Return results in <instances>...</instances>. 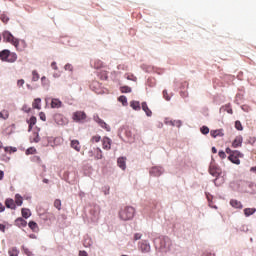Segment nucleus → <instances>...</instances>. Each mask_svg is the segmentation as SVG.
I'll use <instances>...</instances> for the list:
<instances>
[{
  "instance_id": "nucleus-10",
  "label": "nucleus",
  "mask_w": 256,
  "mask_h": 256,
  "mask_svg": "<svg viewBox=\"0 0 256 256\" xmlns=\"http://www.w3.org/2000/svg\"><path fill=\"white\" fill-rule=\"evenodd\" d=\"M5 205H6L7 209H13V210L17 209V205L15 204V200H13L11 198L6 199Z\"/></svg>"
},
{
  "instance_id": "nucleus-44",
  "label": "nucleus",
  "mask_w": 256,
  "mask_h": 256,
  "mask_svg": "<svg viewBox=\"0 0 256 256\" xmlns=\"http://www.w3.org/2000/svg\"><path fill=\"white\" fill-rule=\"evenodd\" d=\"M41 81H42V85H49V80L47 79V77L43 76L41 78Z\"/></svg>"
},
{
  "instance_id": "nucleus-16",
  "label": "nucleus",
  "mask_w": 256,
  "mask_h": 256,
  "mask_svg": "<svg viewBox=\"0 0 256 256\" xmlns=\"http://www.w3.org/2000/svg\"><path fill=\"white\" fill-rule=\"evenodd\" d=\"M61 105H63V103L61 102V100L54 98L51 101V107L52 109H59V107H61Z\"/></svg>"
},
{
  "instance_id": "nucleus-55",
  "label": "nucleus",
  "mask_w": 256,
  "mask_h": 256,
  "mask_svg": "<svg viewBox=\"0 0 256 256\" xmlns=\"http://www.w3.org/2000/svg\"><path fill=\"white\" fill-rule=\"evenodd\" d=\"M3 211H5V206H3V204L0 203V213H3Z\"/></svg>"
},
{
  "instance_id": "nucleus-8",
  "label": "nucleus",
  "mask_w": 256,
  "mask_h": 256,
  "mask_svg": "<svg viewBox=\"0 0 256 256\" xmlns=\"http://www.w3.org/2000/svg\"><path fill=\"white\" fill-rule=\"evenodd\" d=\"M102 147L106 151H109L111 149V140L109 139V137H104L103 138V140H102Z\"/></svg>"
},
{
  "instance_id": "nucleus-21",
  "label": "nucleus",
  "mask_w": 256,
  "mask_h": 256,
  "mask_svg": "<svg viewBox=\"0 0 256 256\" xmlns=\"http://www.w3.org/2000/svg\"><path fill=\"white\" fill-rule=\"evenodd\" d=\"M15 205H17L18 207H21V205H23V197L19 194L15 195V201H14Z\"/></svg>"
},
{
  "instance_id": "nucleus-19",
  "label": "nucleus",
  "mask_w": 256,
  "mask_h": 256,
  "mask_svg": "<svg viewBox=\"0 0 256 256\" xmlns=\"http://www.w3.org/2000/svg\"><path fill=\"white\" fill-rule=\"evenodd\" d=\"M92 67H94V69H102L103 67V61L97 59V60H94L92 63H91Z\"/></svg>"
},
{
  "instance_id": "nucleus-63",
  "label": "nucleus",
  "mask_w": 256,
  "mask_h": 256,
  "mask_svg": "<svg viewBox=\"0 0 256 256\" xmlns=\"http://www.w3.org/2000/svg\"><path fill=\"white\" fill-rule=\"evenodd\" d=\"M2 148H3V143L0 142V149H2Z\"/></svg>"
},
{
  "instance_id": "nucleus-34",
  "label": "nucleus",
  "mask_w": 256,
  "mask_h": 256,
  "mask_svg": "<svg viewBox=\"0 0 256 256\" xmlns=\"http://www.w3.org/2000/svg\"><path fill=\"white\" fill-rule=\"evenodd\" d=\"M121 93H131V87L129 86H122L120 88Z\"/></svg>"
},
{
  "instance_id": "nucleus-38",
  "label": "nucleus",
  "mask_w": 256,
  "mask_h": 256,
  "mask_svg": "<svg viewBox=\"0 0 256 256\" xmlns=\"http://www.w3.org/2000/svg\"><path fill=\"white\" fill-rule=\"evenodd\" d=\"M39 79V73L37 70L32 71V81H37Z\"/></svg>"
},
{
  "instance_id": "nucleus-14",
  "label": "nucleus",
  "mask_w": 256,
  "mask_h": 256,
  "mask_svg": "<svg viewBox=\"0 0 256 256\" xmlns=\"http://www.w3.org/2000/svg\"><path fill=\"white\" fill-rule=\"evenodd\" d=\"M210 135L215 139L216 137H223L225 134L223 133V129H218L210 131Z\"/></svg>"
},
{
  "instance_id": "nucleus-51",
  "label": "nucleus",
  "mask_w": 256,
  "mask_h": 256,
  "mask_svg": "<svg viewBox=\"0 0 256 256\" xmlns=\"http://www.w3.org/2000/svg\"><path fill=\"white\" fill-rule=\"evenodd\" d=\"M51 67H52V69H54L55 71H57V62H52V63H51Z\"/></svg>"
},
{
  "instance_id": "nucleus-47",
  "label": "nucleus",
  "mask_w": 256,
  "mask_h": 256,
  "mask_svg": "<svg viewBox=\"0 0 256 256\" xmlns=\"http://www.w3.org/2000/svg\"><path fill=\"white\" fill-rule=\"evenodd\" d=\"M209 172L211 175H213V177L217 176V172L215 171V169L213 167H210Z\"/></svg>"
},
{
  "instance_id": "nucleus-17",
  "label": "nucleus",
  "mask_w": 256,
  "mask_h": 256,
  "mask_svg": "<svg viewBox=\"0 0 256 256\" xmlns=\"http://www.w3.org/2000/svg\"><path fill=\"white\" fill-rule=\"evenodd\" d=\"M36 124H37V117L35 116L30 117V119L28 120V125H29L28 131H31Z\"/></svg>"
},
{
  "instance_id": "nucleus-50",
  "label": "nucleus",
  "mask_w": 256,
  "mask_h": 256,
  "mask_svg": "<svg viewBox=\"0 0 256 256\" xmlns=\"http://www.w3.org/2000/svg\"><path fill=\"white\" fill-rule=\"evenodd\" d=\"M40 119L41 121H47V116H45V113H40Z\"/></svg>"
},
{
  "instance_id": "nucleus-43",
  "label": "nucleus",
  "mask_w": 256,
  "mask_h": 256,
  "mask_svg": "<svg viewBox=\"0 0 256 256\" xmlns=\"http://www.w3.org/2000/svg\"><path fill=\"white\" fill-rule=\"evenodd\" d=\"M162 93L166 101H171V97H169V93H167V90H164Z\"/></svg>"
},
{
  "instance_id": "nucleus-11",
  "label": "nucleus",
  "mask_w": 256,
  "mask_h": 256,
  "mask_svg": "<svg viewBox=\"0 0 256 256\" xmlns=\"http://www.w3.org/2000/svg\"><path fill=\"white\" fill-rule=\"evenodd\" d=\"M243 144V137L242 136H237L234 141L232 142V147L237 149V147H241Z\"/></svg>"
},
{
  "instance_id": "nucleus-52",
  "label": "nucleus",
  "mask_w": 256,
  "mask_h": 256,
  "mask_svg": "<svg viewBox=\"0 0 256 256\" xmlns=\"http://www.w3.org/2000/svg\"><path fill=\"white\" fill-rule=\"evenodd\" d=\"M233 150H231V148H226V153L228 154V155H233Z\"/></svg>"
},
{
  "instance_id": "nucleus-45",
  "label": "nucleus",
  "mask_w": 256,
  "mask_h": 256,
  "mask_svg": "<svg viewBox=\"0 0 256 256\" xmlns=\"http://www.w3.org/2000/svg\"><path fill=\"white\" fill-rule=\"evenodd\" d=\"M218 155L220 159H225L227 157V154H225V151H219Z\"/></svg>"
},
{
  "instance_id": "nucleus-25",
  "label": "nucleus",
  "mask_w": 256,
  "mask_h": 256,
  "mask_svg": "<svg viewBox=\"0 0 256 256\" xmlns=\"http://www.w3.org/2000/svg\"><path fill=\"white\" fill-rule=\"evenodd\" d=\"M256 212L255 208H245L244 209V215L245 217H251Z\"/></svg>"
},
{
  "instance_id": "nucleus-4",
  "label": "nucleus",
  "mask_w": 256,
  "mask_h": 256,
  "mask_svg": "<svg viewBox=\"0 0 256 256\" xmlns=\"http://www.w3.org/2000/svg\"><path fill=\"white\" fill-rule=\"evenodd\" d=\"M229 161L231 163H234V165H241V160L243 159V154L239 152V150H234L231 155L228 157Z\"/></svg>"
},
{
  "instance_id": "nucleus-9",
  "label": "nucleus",
  "mask_w": 256,
  "mask_h": 256,
  "mask_svg": "<svg viewBox=\"0 0 256 256\" xmlns=\"http://www.w3.org/2000/svg\"><path fill=\"white\" fill-rule=\"evenodd\" d=\"M126 161H127V158H125V157H120L117 160L118 167H120V169H122L123 171H125V169H127Z\"/></svg>"
},
{
  "instance_id": "nucleus-6",
  "label": "nucleus",
  "mask_w": 256,
  "mask_h": 256,
  "mask_svg": "<svg viewBox=\"0 0 256 256\" xmlns=\"http://www.w3.org/2000/svg\"><path fill=\"white\" fill-rule=\"evenodd\" d=\"M139 249L142 253H149L151 251V245L147 241H142L139 243Z\"/></svg>"
},
{
  "instance_id": "nucleus-46",
  "label": "nucleus",
  "mask_w": 256,
  "mask_h": 256,
  "mask_svg": "<svg viewBox=\"0 0 256 256\" xmlns=\"http://www.w3.org/2000/svg\"><path fill=\"white\" fill-rule=\"evenodd\" d=\"M17 85H18V87H23V85H25V80H23V79L18 80Z\"/></svg>"
},
{
  "instance_id": "nucleus-23",
  "label": "nucleus",
  "mask_w": 256,
  "mask_h": 256,
  "mask_svg": "<svg viewBox=\"0 0 256 256\" xmlns=\"http://www.w3.org/2000/svg\"><path fill=\"white\" fill-rule=\"evenodd\" d=\"M8 255L9 256H19V249H17V247L9 248Z\"/></svg>"
},
{
  "instance_id": "nucleus-5",
  "label": "nucleus",
  "mask_w": 256,
  "mask_h": 256,
  "mask_svg": "<svg viewBox=\"0 0 256 256\" xmlns=\"http://www.w3.org/2000/svg\"><path fill=\"white\" fill-rule=\"evenodd\" d=\"M72 119L75 123H83L87 119V114L84 111H76L72 114Z\"/></svg>"
},
{
  "instance_id": "nucleus-33",
  "label": "nucleus",
  "mask_w": 256,
  "mask_h": 256,
  "mask_svg": "<svg viewBox=\"0 0 256 256\" xmlns=\"http://www.w3.org/2000/svg\"><path fill=\"white\" fill-rule=\"evenodd\" d=\"M118 101H119L120 103H122V105H123L124 107H126V105H127V97H126V96H120V97L118 98Z\"/></svg>"
},
{
  "instance_id": "nucleus-22",
  "label": "nucleus",
  "mask_w": 256,
  "mask_h": 256,
  "mask_svg": "<svg viewBox=\"0 0 256 256\" xmlns=\"http://www.w3.org/2000/svg\"><path fill=\"white\" fill-rule=\"evenodd\" d=\"M21 213L24 219H29V217H31V210H29L28 208H22Z\"/></svg>"
},
{
  "instance_id": "nucleus-28",
  "label": "nucleus",
  "mask_w": 256,
  "mask_h": 256,
  "mask_svg": "<svg viewBox=\"0 0 256 256\" xmlns=\"http://www.w3.org/2000/svg\"><path fill=\"white\" fill-rule=\"evenodd\" d=\"M31 143H39L41 141V137L39 136V133H33V135L30 138Z\"/></svg>"
},
{
  "instance_id": "nucleus-1",
  "label": "nucleus",
  "mask_w": 256,
  "mask_h": 256,
  "mask_svg": "<svg viewBox=\"0 0 256 256\" xmlns=\"http://www.w3.org/2000/svg\"><path fill=\"white\" fill-rule=\"evenodd\" d=\"M3 39L6 43H11L18 51H25L27 48V43H25L24 40L19 41V39L15 38L9 31L3 33Z\"/></svg>"
},
{
  "instance_id": "nucleus-7",
  "label": "nucleus",
  "mask_w": 256,
  "mask_h": 256,
  "mask_svg": "<svg viewBox=\"0 0 256 256\" xmlns=\"http://www.w3.org/2000/svg\"><path fill=\"white\" fill-rule=\"evenodd\" d=\"M95 121L98 123V125H100V127H102V129H105V131H111V127H109V125H107V123H105V121H103L101 118H99V116L95 118Z\"/></svg>"
},
{
  "instance_id": "nucleus-54",
  "label": "nucleus",
  "mask_w": 256,
  "mask_h": 256,
  "mask_svg": "<svg viewBox=\"0 0 256 256\" xmlns=\"http://www.w3.org/2000/svg\"><path fill=\"white\" fill-rule=\"evenodd\" d=\"M3 177H5V172L0 170V181H3Z\"/></svg>"
},
{
  "instance_id": "nucleus-56",
  "label": "nucleus",
  "mask_w": 256,
  "mask_h": 256,
  "mask_svg": "<svg viewBox=\"0 0 256 256\" xmlns=\"http://www.w3.org/2000/svg\"><path fill=\"white\" fill-rule=\"evenodd\" d=\"M79 256H88V254L85 251H80Z\"/></svg>"
},
{
  "instance_id": "nucleus-53",
  "label": "nucleus",
  "mask_w": 256,
  "mask_h": 256,
  "mask_svg": "<svg viewBox=\"0 0 256 256\" xmlns=\"http://www.w3.org/2000/svg\"><path fill=\"white\" fill-rule=\"evenodd\" d=\"M5 229V225L0 223V231H2V233H5Z\"/></svg>"
},
{
  "instance_id": "nucleus-20",
  "label": "nucleus",
  "mask_w": 256,
  "mask_h": 256,
  "mask_svg": "<svg viewBox=\"0 0 256 256\" xmlns=\"http://www.w3.org/2000/svg\"><path fill=\"white\" fill-rule=\"evenodd\" d=\"M28 227L35 233L37 231H39V225L36 224L35 221H30L28 223Z\"/></svg>"
},
{
  "instance_id": "nucleus-24",
  "label": "nucleus",
  "mask_w": 256,
  "mask_h": 256,
  "mask_svg": "<svg viewBox=\"0 0 256 256\" xmlns=\"http://www.w3.org/2000/svg\"><path fill=\"white\" fill-rule=\"evenodd\" d=\"M95 159L96 161H99V159H103V151L101 150V148H96L95 149Z\"/></svg>"
},
{
  "instance_id": "nucleus-27",
  "label": "nucleus",
  "mask_w": 256,
  "mask_h": 256,
  "mask_svg": "<svg viewBox=\"0 0 256 256\" xmlns=\"http://www.w3.org/2000/svg\"><path fill=\"white\" fill-rule=\"evenodd\" d=\"M33 109H41V98H36L34 102L32 103Z\"/></svg>"
},
{
  "instance_id": "nucleus-15",
  "label": "nucleus",
  "mask_w": 256,
  "mask_h": 256,
  "mask_svg": "<svg viewBox=\"0 0 256 256\" xmlns=\"http://www.w3.org/2000/svg\"><path fill=\"white\" fill-rule=\"evenodd\" d=\"M70 146L72 149H75L78 153L81 151V144L79 140H71Z\"/></svg>"
},
{
  "instance_id": "nucleus-59",
  "label": "nucleus",
  "mask_w": 256,
  "mask_h": 256,
  "mask_svg": "<svg viewBox=\"0 0 256 256\" xmlns=\"http://www.w3.org/2000/svg\"><path fill=\"white\" fill-rule=\"evenodd\" d=\"M131 77H133V76L128 75V76H127V79H128L129 81H135V79H133V78H131Z\"/></svg>"
},
{
  "instance_id": "nucleus-36",
  "label": "nucleus",
  "mask_w": 256,
  "mask_h": 256,
  "mask_svg": "<svg viewBox=\"0 0 256 256\" xmlns=\"http://www.w3.org/2000/svg\"><path fill=\"white\" fill-rule=\"evenodd\" d=\"M0 117L1 119H8L9 118V112H7L6 110H3L0 112Z\"/></svg>"
},
{
  "instance_id": "nucleus-26",
  "label": "nucleus",
  "mask_w": 256,
  "mask_h": 256,
  "mask_svg": "<svg viewBox=\"0 0 256 256\" xmlns=\"http://www.w3.org/2000/svg\"><path fill=\"white\" fill-rule=\"evenodd\" d=\"M17 227H27V222L23 218H18L15 221Z\"/></svg>"
},
{
  "instance_id": "nucleus-42",
  "label": "nucleus",
  "mask_w": 256,
  "mask_h": 256,
  "mask_svg": "<svg viewBox=\"0 0 256 256\" xmlns=\"http://www.w3.org/2000/svg\"><path fill=\"white\" fill-rule=\"evenodd\" d=\"M0 19H1L2 23H8L9 22V17H7V15L2 14L0 16Z\"/></svg>"
},
{
  "instance_id": "nucleus-40",
  "label": "nucleus",
  "mask_w": 256,
  "mask_h": 256,
  "mask_svg": "<svg viewBox=\"0 0 256 256\" xmlns=\"http://www.w3.org/2000/svg\"><path fill=\"white\" fill-rule=\"evenodd\" d=\"M101 141V136L96 135L91 138V143H99Z\"/></svg>"
},
{
  "instance_id": "nucleus-13",
  "label": "nucleus",
  "mask_w": 256,
  "mask_h": 256,
  "mask_svg": "<svg viewBox=\"0 0 256 256\" xmlns=\"http://www.w3.org/2000/svg\"><path fill=\"white\" fill-rule=\"evenodd\" d=\"M231 207H234V209H243V204H241V201L232 199L230 200Z\"/></svg>"
},
{
  "instance_id": "nucleus-49",
  "label": "nucleus",
  "mask_w": 256,
  "mask_h": 256,
  "mask_svg": "<svg viewBox=\"0 0 256 256\" xmlns=\"http://www.w3.org/2000/svg\"><path fill=\"white\" fill-rule=\"evenodd\" d=\"M22 110L25 112V113H29V111H31V108H29L27 105H24L22 107Z\"/></svg>"
},
{
  "instance_id": "nucleus-18",
  "label": "nucleus",
  "mask_w": 256,
  "mask_h": 256,
  "mask_svg": "<svg viewBox=\"0 0 256 256\" xmlns=\"http://www.w3.org/2000/svg\"><path fill=\"white\" fill-rule=\"evenodd\" d=\"M130 107L134 111H141V103H139V101H131L130 102Z\"/></svg>"
},
{
  "instance_id": "nucleus-29",
  "label": "nucleus",
  "mask_w": 256,
  "mask_h": 256,
  "mask_svg": "<svg viewBox=\"0 0 256 256\" xmlns=\"http://www.w3.org/2000/svg\"><path fill=\"white\" fill-rule=\"evenodd\" d=\"M168 125H171L172 127H181L182 122L181 120H171L168 122Z\"/></svg>"
},
{
  "instance_id": "nucleus-41",
  "label": "nucleus",
  "mask_w": 256,
  "mask_h": 256,
  "mask_svg": "<svg viewBox=\"0 0 256 256\" xmlns=\"http://www.w3.org/2000/svg\"><path fill=\"white\" fill-rule=\"evenodd\" d=\"M200 131H201V133H202L203 135H208V133H209V127L203 126V127L200 129Z\"/></svg>"
},
{
  "instance_id": "nucleus-60",
  "label": "nucleus",
  "mask_w": 256,
  "mask_h": 256,
  "mask_svg": "<svg viewBox=\"0 0 256 256\" xmlns=\"http://www.w3.org/2000/svg\"><path fill=\"white\" fill-rule=\"evenodd\" d=\"M212 153H217V148H215V147H212Z\"/></svg>"
},
{
  "instance_id": "nucleus-37",
  "label": "nucleus",
  "mask_w": 256,
  "mask_h": 256,
  "mask_svg": "<svg viewBox=\"0 0 256 256\" xmlns=\"http://www.w3.org/2000/svg\"><path fill=\"white\" fill-rule=\"evenodd\" d=\"M54 207H55L56 209H58V211H61V200H60V199H56V200L54 201Z\"/></svg>"
},
{
  "instance_id": "nucleus-61",
  "label": "nucleus",
  "mask_w": 256,
  "mask_h": 256,
  "mask_svg": "<svg viewBox=\"0 0 256 256\" xmlns=\"http://www.w3.org/2000/svg\"><path fill=\"white\" fill-rule=\"evenodd\" d=\"M43 183H49V179H43Z\"/></svg>"
},
{
  "instance_id": "nucleus-58",
  "label": "nucleus",
  "mask_w": 256,
  "mask_h": 256,
  "mask_svg": "<svg viewBox=\"0 0 256 256\" xmlns=\"http://www.w3.org/2000/svg\"><path fill=\"white\" fill-rule=\"evenodd\" d=\"M227 113H229L230 115H233V109L229 108V109L227 110Z\"/></svg>"
},
{
  "instance_id": "nucleus-32",
  "label": "nucleus",
  "mask_w": 256,
  "mask_h": 256,
  "mask_svg": "<svg viewBox=\"0 0 256 256\" xmlns=\"http://www.w3.org/2000/svg\"><path fill=\"white\" fill-rule=\"evenodd\" d=\"M4 151H5V153H16L17 148L16 147H5Z\"/></svg>"
},
{
  "instance_id": "nucleus-35",
  "label": "nucleus",
  "mask_w": 256,
  "mask_h": 256,
  "mask_svg": "<svg viewBox=\"0 0 256 256\" xmlns=\"http://www.w3.org/2000/svg\"><path fill=\"white\" fill-rule=\"evenodd\" d=\"M235 129H237V131H243V125L241 124V121L237 120L235 122Z\"/></svg>"
},
{
  "instance_id": "nucleus-57",
  "label": "nucleus",
  "mask_w": 256,
  "mask_h": 256,
  "mask_svg": "<svg viewBox=\"0 0 256 256\" xmlns=\"http://www.w3.org/2000/svg\"><path fill=\"white\" fill-rule=\"evenodd\" d=\"M250 171H251L252 173H255V174H256V166L251 167V168H250Z\"/></svg>"
},
{
  "instance_id": "nucleus-39",
  "label": "nucleus",
  "mask_w": 256,
  "mask_h": 256,
  "mask_svg": "<svg viewBox=\"0 0 256 256\" xmlns=\"http://www.w3.org/2000/svg\"><path fill=\"white\" fill-rule=\"evenodd\" d=\"M22 251H23L24 255H27V256L33 255V252H31V250H29V248L22 247Z\"/></svg>"
},
{
  "instance_id": "nucleus-48",
  "label": "nucleus",
  "mask_w": 256,
  "mask_h": 256,
  "mask_svg": "<svg viewBox=\"0 0 256 256\" xmlns=\"http://www.w3.org/2000/svg\"><path fill=\"white\" fill-rule=\"evenodd\" d=\"M141 237H142L141 233H136L134 235V241H139V239H141Z\"/></svg>"
},
{
  "instance_id": "nucleus-62",
  "label": "nucleus",
  "mask_w": 256,
  "mask_h": 256,
  "mask_svg": "<svg viewBox=\"0 0 256 256\" xmlns=\"http://www.w3.org/2000/svg\"><path fill=\"white\" fill-rule=\"evenodd\" d=\"M105 195H109V188L105 191Z\"/></svg>"
},
{
  "instance_id": "nucleus-12",
  "label": "nucleus",
  "mask_w": 256,
  "mask_h": 256,
  "mask_svg": "<svg viewBox=\"0 0 256 256\" xmlns=\"http://www.w3.org/2000/svg\"><path fill=\"white\" fill-rule=\"evenodd\" d=\"M142 111L146 113L147 117H151L153 112L149 109L147 102H142Z\"/></svg>"
},
{
  "instance_id": "nucleus-31",
  "label": "nucleus",
  "mask_w": 256,
  "mask_h": 256,
  "mask_svg": "<svg viewBox=\"0 0 256 256\" xmlns=\"http://www.w3.org/2000/svg\"><path fill=\"white\" fill-rule=\"evenodd\" d=\"M37 153V149L35 147H30L26 150V155H35Z\"/></svg>"
},
{
  "instance_id": "nucleus-64",
  "label": "nucleus",
  "mask_w": 256,
  "mask_h": 256,
  "mask_svg": "<svg viewBox=\"0 0 256 256\" xmlns=\"http://www.w3.org/2000/svg\"><path fill=\"white\" fill-rule=\"evenodd\" d=\"M0 41H1V35H0Z\"/></svg>"
},
{
  "instance_id": "nucleus-3",
  "label": "nucleus",
  "mask_w": 256,
  "mask_h": 256,
  "mask_svg": "<svg viewBox=\"0 0 256 256\" xmlns=\"http://www.w3.org/2000/svg\"><path fill=\"white\" fill-rule=\"evenodd\" d=\"M0 60L6 61V63H15L17 61V53L11 52L7 49L0 52Z\"/></svg>"
},
{
  "instance_id": "nucleus-2",
  "label": "nucleus",
  "mask_w": 256,
  "mask_h": 256,
  "mask_svg": "<svg viewBox=\"0 0 256 256\" xmlns=\"http://www.w3.org/2000/svg\"><path fill=\"white\" fill-rule=\"evenodd\" d=\"M119 217L122 221H131L135 217V208L126 206L119 212Z\"/></svg>"
},
{
  "instance_id": "nucleus-30",
  "label": "nucleus",
  "mask_w": 256,
  "mask_h": 256,
  "mask_svg": "<svg viewBox=\"0 0 256 256\" xmlns=\"http://www.w3.org/2000/svg\"><path fill=\"white\" fill-rule=\"evenodd\" d=\"M151 175H154L155 177H159V175H161V170H159V168L154 167L151 169L150 171Z\"/></svg>"
}]
</instances>
